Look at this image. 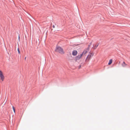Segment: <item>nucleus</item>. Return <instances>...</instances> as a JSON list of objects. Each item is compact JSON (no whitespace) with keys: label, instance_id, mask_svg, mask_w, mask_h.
<instances>
[{"label":"nucleus","instance_id":"obj_1","mask_svg":"<svg viewBox=\"0 0 130 130\" xmlns=\"http://www.w3.org/2000/svg\"><path fill=\"white\" fill-rule=\"evenodd\" d=\"M55 51L58 52L61 54H64V52L63 51V50L61 47L57 46L55 50Z\"/></svg>","mask_w":130,"mask_h":130},{"label":"nucleus","instance_id":"obj_2","mask_svg":"<svg viewBox=\"0 0 130 130\" xmlns=\"http://www.w3.org/2000/svg\"><path fill=\"white\" fill-rule=\"evenodd\" d=\"M91 45V43H90V44L88 45V47L86 49H85L83 51V53L81 54H82V55H84L86 54L88 52L89 50V47H90V46Z\"/></svg>","mask_w":130,"mask_h":130},{"label":"nucleus","instance_id":"obj_3","mask_svg":"<svg viewBox=\"0 0 130 130\" xmlns=\"http://www.w3.org/2000/svg\"><path fill=\"white\" fill-rule=\"evenodd\" d=\"M83 55L81 54L80 55H78L76 56L75 58V61H77L81 58Z\"/></svg>","mask_w":130,"mask_h":130},{"label":"nucleus","instance_id":"obj_4","mask_svg":"<svg viewBox=\"0 0 130 130\" xmlns=\"http://www.w3.org/2000/svg\"><path fill=\"white\" fill-rule=\"evenodd\" d=\"M0 77L2 80L3 81L4 79V77L2 71H0Z\"/></svg>","mask_w":130,"mask_h":130},{"label":"nucleus","instance_id":"obj_5","mask_svg":"<svg viewBox=\"0 0 130 130\" xmlns=\"http://www.w3.org/2000/svg\"><path fill=\"white\" fill-rule=\"evenodd\" d=\"M77 51L75 50L73 51L72 53V55L74 56H76L77 55Z\"/></svg>","mask_w":130,"mask_h":130},{"label":"nucleus","instance_id":"obj_6","mask_svg":"<svg viewBox=\"0 0 130 130\" xmlns=\"http://www.w3.org/2000/svg\"><path fill=\"white\" fill-rule=\"evenodd\" d=\"M99 45V44L97 43L93 45V48L94 49H96L98 46Z\"/></svg>","mask_w":130,"mask_h":130},{"label":"nucleus","instance_id":"obj_7","mask_svg":"<svg viewBox=\"0 0 130 130\" xmlns=\"http://www.w3.org/2000/svg\"><path fill=\"white\" fill-rule=\"evenodd\" d=\"M91 55H88V56L87 57V58L86 59V60H88V61H89L91 58Z\"/></svg>","mask_w":130,"mask_h":130},{"label":"nucleus","instance_id":"obj_8","mask_svg":"<svg viewBox=\"0 0 130 130\" xmlns=\"http://www.w3.org/2000/svg\"><path fill=\"white\" fill-rule=\"evenodd\" d=\"M122 65L123 67H125L127 65V64H126L124 62H123Z\"/></svg>","mask_w":130,"mask_h":130},{"label":"nucleus","instance_id":"obj_9","mask_svg":"<svg viewBox=\"0 0 130 130\" xmlns=\"http://www.w3.org/2000/svg\"><path fill=\"white\" fill-rule=\"evenodd\" d=\"M112 59H110L108 63V65L112 63Z\"/></svg>","mask_w":130,"mask_h":130},{"label":"nucleus","instance_id":"obj_10","mask_svg":"<svg viewBox=\"0 0 130 130\" xmlns=\"http://www.w3.org/2000/svg\"><path fill=\"white\" fill-rule=\"evenodd\" d=\"M18 53L19 54H20V49L19 48H18Z\"/></svg>","mask_w":130,"mask_h":130},{"label":"nucleus","instance_id":"obj_11","mask_svg":"<svg viewBox=\"0 0 130 130\" xmlns=\"http://www.w3.org/2000/svg\"><path fill=\"white\" fill-rule=\"evenodd\" d=\"M12 108H13L14 112L15 113V109L14 107H13V106H12Z\"/></svg>","mask_w":130,"mask_h":130},{"label":"nucleus","instance_id":"obj_12","mask_svg":"<svg viewBox=\"0 0 130 130\" xmlns=\"http://www.w3.org/2000/svg\"><path fill=\"white\" fill-rule=\"evenodd\" d=\"M53 28H55V26L54 25H53Z\"/></svg>","mask_w":130,"mask_h":130},{"label":"nucleus","instance_id":"obj_13","mask_svg":"<svg viewBox=\"0 0 130 130\" xmlns=\"http://www.w3.org/2000/svg\"><path fill=\"white\" fill-rule=\"evenodd\" d=\"M26 57H25V59H24L25 60H26Z\"/></svg>","mask_w":130,"mask_h":130}]
</instances>
